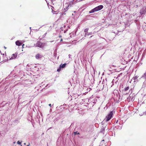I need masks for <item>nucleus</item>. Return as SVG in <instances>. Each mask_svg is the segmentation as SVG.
I'll list each match as a JSON object with an SVG mask.
<instances>
[{
    "label": "nucleus",
    "mask_w": 146,
    "mask_h": 146,
    "mask_svg": "<svg viewBox=\"0 0 146 146\" xmlns=\"http://www.w3.org/2000/svg\"><path fill=\"white\" fill-rule=\"evenodd\" d=\"M52 1H55V0H51Z\"/></svg>",
    "instance_id": "a211bd4d"
},
{
    "label": "nucleus",
    "mask_w": 146,
    "mask_h": 146,
    "mask_svg": "<svg viewBox=\"0 0 146 146\" xmlns=\"http://www.w3.org/2000/svg\"><path fill=\"white\" fill-rule=\"evenodd\" d=\"M62 41V39H61L60 40V41Z\"/></svg>",
    "instance_id": "dca6fc26"
},
{
    "label": "nucleus",
    "mask_w": 146,
    "mask_h": 146,
    "mask_svg": "<svg viewBox=\"0 0 146 146\" xmlns=\"http://www.w3.org/2000/svg\"><path fill=\"white\" fill-rule=\"evenodd\" d=\"M113 115L112 111H111L110 113L106 116V121H109Z\"/></svg>",
    "instance_id": "f03ea898"
},
{
    "label": "nucleus",
    "mask_w": 146,
    "mask_h": 146,
    "mask_svg": "<svg viewBox=\"0 0 146 146\" xmlns=\"http://www.w3.org/2000/svg\"><path fill=\"white\" fill-rule=\"evenodd\" d=\"M4 48L5 49H6V48L5 47H4Z\"/></svg>",
    "instance_id": "6ab92c4d"
},
{
    "label": "nucleus",
    "mask_w": 146,
    "mask_h": 146,
    "mask_svg": "<svg viewBox=\"0 0 146 146\" xmlns=\"http://www.w3.org/2000/svg\"><path fill=\"white\" fill-rule=\"evenodd\" d=\"M118 121H116V123H117Z\"/></svg>",
    "instance_id": "aec40b11"
},
{
    "label": "nucleus",
    "mask_w": 146,
    "mask_h": 146,
    "mask_svg": "<svg viewBox=\"0 0 146 146\" xmlns=\"http://www.w3.org/2000/svg\"><path fill=\"white\" fill-rule=\"evenodd\" d=\"M17 53L13 54L10 58L9 57V60H13L16 58L17 56Z\"/></svg>",
    "instance_id": "7ed1b4c3"
},
{
    "label": "nucleus",
    "mask_w": 146,
    "mask_h": 146,
    "mask_svg": "<svg viewBox=\"0 0 146 146\" xmlns=\"http://www.w3.org/2000/svg\"><path fill=\"white\" fill-rule=\"evenodd\" d=\"M21 143V142H20L19 141H18L17 142V143L18 144H19V145H20Z\"/></svg>",
    "instance_id": "f8f14e48"
},
{
    "label": "nucleus",
    "mask_w": 146,
    "mask_h": 146,
    "mask_svg": "<svg viewBox=\"0 0 146 146\" xmlns=\"http://www.w3.org/2000/svg\"><path fill=\"white\" fill-rule=\"evenodd\" d=\"M24 45V44H23V46H22V47L23 48V46Z\"/></svg>",
    "instance_id": "f3484780"
},
{
    "label": "nucleus",
    "mask_w": 146,
    "mask_h": 146,
    "mask_svg": "<svg viewBox=\"0 0 146 146\" xmlns=\"http://www.w3.org/2000/svg\"><path fill=\"white\" fill-rule=\"evenodd\" d=\"M29 146V145H27V146Z\"/></svg>",
    "instance_id": "5701e85b"
},
{
    "label": "nucleus",
    "mask_w": 146,
    "mask_h": 146,
    "mask_svg": "<svg viewBox=\"0 0 146 146\" xmlns=\"http://www.w3.org/2000/svg\"><path fill=\"white\" fill-rule=\"evenodd\" d=\"M42 44L39 42H38L35 45L36 46L40 48H42L43 46H42Z\"/></svg>",
    "instance_id": "20e7f679"
},
{
    "label": "nucleus",
    "mask_w": 146,
    "mask_h": 146,
    "mask_svg": "<svg viewBox=\"0 0 146 146\" xmlns=\"http://www.w3.org/2000/svg\"><path fill=\"white\" fill-rule=\"evenodd\" d=\"M141 116L142 115H140Z\"/></svg>",
    "instance_id": "412c9836"
},
{
    "label": "nucleus",
    "mask_w": 146,
    "mask_h": 146,
    "mask_svg": "<svg viewBox=\"0 0 146 146\" xmlns=\"http://www.w3.org/2000/svg\"><path fill=\"white\" fill-rule=\"evenodd\" d=\"M137 79V77H134V78H133V79L134 80H135V79Z\"/></svg>",
    "instance_id": "4468645a"
},
{
    "label": "nucleus",
    "mask_w": 146,
    "mask_h": 146,
    "mask_svg": "<svg viewBox=\"0 0 146 146\" xmlns=\"http://www.w3.org/2000/svg\"><path fill=\"white\" fill-rule=\"evenodd\" d=\"M90 146H92V145H91V146L90 145Z\"/></svg>",
    "instance_id": "b1692460"
},
{
    "label": "nucleus",
    "mask_w": 146,
    "mask_h": 146,
    "mask_svg": "<svg viewBox=\"0 0 146 146\" xmlns=\"http://www.w3.org/2000/svg\"><path fill=\"white\" fill-rule=\"evenodd\" d=\"M129 89V87H127L125 88V90L127 91V90H128Z\"/></svg>",
    "instance_id": "ddd939ff"
},
{
    "label": "nucleus",
    "mask_w": 146,
    "mask_h": 146,
    "mask_svg": "<svg viewBox=\"0 0 146 146\" xmlns=\"http://www.w3.org/2000/svg\"><path fill=\"white\" fill-rule=\"evenodd\" d=\"M146 10L145 8H143L141 10L140 13L142 15L144 14L146 12Z\"/></svg>",
    "instance_id": "39448f33"
},
{
    "label": "nucleus",
    "mask_w": 146,
    "mask_h": 146,
    "mask_svg": "<svg viewBox=\"0 0 146 146\" xmlns=\"http://www.w3.org/2000/svg\"><path fill=\"white\" fill-rule=\"evenodd\" d=\"M15 44L16 45L19 46L22 45V43L19 41H17L15 42Z\"/></svg>",
    "instance_id": "423d86ee"
},
{
    "label": "nucleus",
    "mask_w": 146,
    "mask_h": 146,
    "mask_svg": "<svg viewBox=\"0 0 146 146\" xmlns=\"http://www.w3.org/2000/svg\"><path fill=\"white\" fill-rule=\"evenodd\" d=\"M31 27H30V29H31Z\"/></svg>",
    "instance_id": "4be33fe9"
},
{
    "label": "nucleus",
    "mask_w": 146,
    "mask_h": 146,
    "mask_svg": "<svg viewBox=\"0 0 146 146\" xmlns=\"http://www.w3.org/2000/svg\"><path fill=\"white\" fill-rule=\"evenodd\" d=\"M66 65V64H61L60 67V68H64L65 66Z\"/></svg>",
    "instance_id": "6e6552de"
},
{
    "label": "nucleus",
    "mask_w": 146,
    "mask_h": 146,
    "mask_svg": "<svg viewBox=\"0 0 146 146\" xmlns=\"http://www.w3.org/2000/svg\"><path fill=\"white\" fill-rule=\"evenodd\" d=\"M51 104H49V106H50V107L51 106Z\"/></svg>",
    "instance_id": "2eb2a0df"
},
{
    "label": "nucleus",
    "mask_w": 146,
    "mask_h": 146,
    "mask_svg": "<svg viewBox=\"0 0 146 146\" xmlns=\"http://www.w3.org/2000/svg\"><path fill=\"white\" fill-rule=\"evenodd\" d=\"M42 56L39 54H37L35 56L36 58L37 59H39L41 58Z\"/></svg>",
    "instance_id": "0eeeda50"
},
{
    "label": "nucleus",
    "mask_w": 146,
    "mask_h": 146,
    "mask_svg": "<svg viewBox=\"0 0 146 146\" xmlns=\"http://www.w3.org/2000/svg\"><path fill=\"white\" fill-rule=\"evenodd\" d=\"M61 68H60H60L59 69H58L57 70V71L58 72H60L61 70Z\"/></svg>",
    "instance_id": "9b49d317"
},
{
    "label": "nucleus",
    "mask_w": 146,
    "mask_h": 146,
    "mask_svg": "<svg viewBox=\"0 0 146 146\" xmlns=\"http://www.w3.org/2000/svg\"><path fill=\"white\" fill-rule=\"evenodd\" d=\"M142 77L144 78H146V72L142 76Z\"/></svg>",
    "instance_id": "1a4fd4ad"
},
{
    "label": "nucleus",
    "mask_w": 146,
    "mask_h": 146,
    "mask_svg": "<svg viewBox=\"0 0 146 146\" xmlns=\"http://www.w3.org/2000/svg\"><path fill=\"white\" fill-rule=\"evenodd\" d=\"M88 28L85 29L84 30V31L85 32H87L88 31Z\"/></svg>",
    "instance_id": "9d476101"
},
{
    "label": "nucleus",
    "mask_w": 146,
    "mask_h": 146,
    "mask_svg": "<svg viewBox=\"0 0 146 146\" xmlns=\"http://www.w3.org/2000/svg\"><path fill=\"white\" fill-rule=\"evenodd\" d=\"M103 7L102 5H99L90 11H89V13H93L95 11H96L100 10L102 9Z\"/></svg>",
    "instance_id": "f257e3e1"
}]
</instances>
